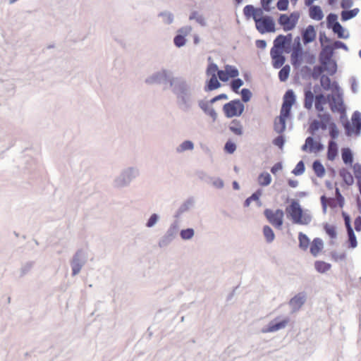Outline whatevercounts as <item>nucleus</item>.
Here are the masks:
<instances>
[{"label": "nucleus", "instance_id": "nucleus-1", "mask_svg": "<svg viewBox=\"0 0 361 361\" xmlns=\"http://www.w3.org/2000/svg\"><path fill=\"white\" fill-rule=\"evenodd\" d=\"M171 91L176 97L178 108L184 113L192 111L200 93V87L184 77L172 81Z\"/></svg>", "mask_w": 361, "mask_h": 361}, {"label": "nucleus", "instance_id": "nucleus-2", "mask_svg": "<svg viewBox=\"0 0 361 361\" xmlns=\"http://www.w3.org/2000/svg\"><path fill=\"white\" fill-rule=\"evenodd\" d=\"M139 176L140 170L137 166L125 167L112 180V187L116 190L128 188Z\"/></svg>", "mask_w": 361, "mask_h": 361}, {"label": "nucleus", "instance_id": "nucleus-3", "mask_svg": "<svg viewBox=\"0 0 361 361\" xmlns=\"http://www.w3.org/2000/svg\"><path fill=\"white\" fill-rule=\"evenodd\" d=\"M287 213L291 216L293 223L308 225L312 221V215L309 211H303L297 200H293L286 208Z\"/></svg>", "mask_w": 361, "mask_h": 361}, {"label": "nucleus", "instance_id": "nucleus-4", "mask_svg": "<svg viewBox=\"0 0 361 361\" xmlns=\"http://www.w3.org/2000/svg\"><path fill=\"white\" fill-rule=\"evenodd\" d=\"M178 79V77H174L171 71L166 68H162L156 71L147 77L145 82L147 85H167L169 84L171 87V82L173 80Z\"/></svg>", "mask_w": 361, "mask_h": 361}, {"label": "nucleus", "instance_id": "nucleus-5", "mask_svg": "<svg viewBox=\"0 0 361 361\" xmlns=\"http://www.w3.org/2000/svg\"><path fill=\"white\" fill-rule=\"evenodd\" d=\"M334 51V49L331 44L323 45L319 55L320 63L326 66V71L331 75H334L337 70L336 63L332 60Z\"/></svg>", "mask_w": 361, "mask_h": 361}, {"label": "nucleus", "instance_id": "nucleus-6", "mask_svg": "<svg viewBox=\"0 0 361 361\" xmlns=\"http://www.w3.org/2000/svg\"><path fill=\"white\" fill-rule=\"evenodd\" d=\"M245 106L239 99L232 100L223 106V111L227 118L240 116L244 111Z\"/></svg>", "mask_w": 361, "mask_h": 361}, {"label": "nucleus", "instance_id": "nucleus-7", "mask_svg": "<svg viewBox=\"0 0 361 361\" xmlns=\"http://www.w3.org/2000/svg\"><path fill=\"white\" fill-rule=\"evenodd\" d=\"M87 262V256L82 250H78L73 256L71 260L72 276L78 275Z\"/></svg>", "mask_w": 361, "mask_h": 361}, {"label": "nucleus", "instance_id": "nucleus-8", "mask_svg": "<svg viewBox=\"0 0 361 361\" xmlns=\"http://www.w3.org/2000/svg\"><path fill=\"white\" fill-rule=\"evenodd\" d=\"M257 30L261 33L275 32V23L271 16H265L255 18Z\"/></svg>", "mask_w": 361, "mask_h": 361}, {"label": "nucleus", "instance_id": "nucleus-9", "mask_svg": "<svg viewBox=\"0 0 361 361\" xmlns=\"http://www.w3.org/2000/svg\"><path fill=\"white\" fill-rule=\"evenodd\" d=\"M264 214L270 224L276 228H281L283 222L284 214L283 210L278 209L276 211H273L267 209L264 210Z\"/></svg>", "mask_w": 361, "mask_h": 361}, {"label": "nucleus", "instance_id": "nucleus-10", "mask_svg": "<svg viewBox=\"0 0 361 361\" xmlns=\"http://www.w3.org/2000/svg\"><path fill=\"white\" fill-rule=\"evenodd\" d=\"M290 322L288 317H286L283 319L276 317L271 320L266 327L262 329V332L264 334L276 332L281 329H285Z\"/></svg>", "mask_w": 361, "mask_h": 361}, {"label": "nucleus", "instance_id": "nucleus-11", "mask_svg": "<svg viewBox=\"0 0 361 361\" xmlns=\"http://www.w3.org/2000/svg\"><path fill=\"white\" fill-rule=\"evenodd\" d=\"M303 49L301 45L300 39L297 37L294 39L293 51L291 53V63L293 66L297 67L301 64Z\"/></svg>", "mask_w": 361, "mask_h": 361}, {"label": "nucleus", "instance_id": "nucleus-12", "mask_svg": "<svg viewBox=\"0 0 361 361\" xmlns=\"http://www.w3.org/2000/svg\"><path fill=\"white\" fill-rule=\"evenodd\" d=\"M198 106L200 109L210 118H212L213 121H215L217 119L218 114L216 112L215 109L212 106L213 104L210 103L209 101H205L204 99H198L197 100Z\"/></svg>", "mask_w": 361, "mask_h": 361}, {"label": "nucleus", "instance_id": "nucleus-13", "mask_svg": "<svg viewBox=\"0 0 361 361\" xmlns=\"http://www.w3.org/2000/svg\"><path fill=\"white\" fill-rule=\"evenodd\" d=\"M195 201L192 198H189L183 202L175 212L173 218L181 221V216L183 214L188 212L194 205Z\"/></svg>", "mask_w": 361, "mask_h": 361}, {"label": "nucleus", "instance_id": "nucleus-14", "mask_svg": "<svg viewBox=\"0 0 361 361\" xmlns=\"http://www.w3.org/2000/svg\"><path fill=\"white\" fill-rule=\"evenodd\" d=\"M286 45H288L286 37L283 35H279L274 40V46L271 50L288 53V50L286 49Z\"/></svg>", "mask_w": 361, "mask_h": 361}, {"label": "nucleus", "instance_id": "nucleus-15", "mask_svg": "<svg viewBox=\"0 0 361 361\" xmlns=\"http://www.w3.org/2000/svg\"><path fill=\"white\" fill-rule=\"evenodd\" d=\"M317 33L314 27L312 25H308L302 32V42L305 44H307L309 43L312 42L315 39Z\"/></svg>", "mask_w": 361, "mask_h": 361}, {"label": "nucleus", "instance_id": "nucleus-16", "mask_svg": "<svg viewBox=\"0 0 361 361\" xmlns=\"http://www.w3.org/2000/svg\"><path fill=\"white\" fill-rule=\"evenodd\" d=\"M283 51H270V55L272 59V65L274 68H280L286 61V58L283 55Z\"/></svg>", "mask_w": 361, "mask_h": 361}, {"label": "nucleus", "instance_id": "nucleus-17", "mask_svg": "<svg viewBox=\"0 0 361 361\" xmlns=\"http://www.w3.org/2000/svg\"><path fill=\"white\" fill-rule=\"evenodd\" d=\"M306 296L304 293H298L295 295L289 302V305L291 306L293 312L298 311L305 302Z\"/></svg>", "mask_w": 361, "mask_h": 361}, {"label": "nucleus", "instance_id": "nucleus-18", "mask_svg": "<svg viewBox=\"0 0 361 361\" xmlns=\"http://www.w3.org/2000/svg\"><path fill=\"white\" fill-rule=\"evenodd\" d=\"M243 13L247 18L252 17L255 21V18L262 16L263 11L261 8H255L252 5H247L243 8Z\"/></svg>", "mask_w": 361, "mask_h": 361}, {"label": "nucleus", "instance_id": "nucleus-19", "mask_svg": "<svg viewBox=\"0 0 361 361\" xmlns=\"http://www.w3.org/2000/svg\"><path fill=\"white\" fill-rule=\"evenodd\" d=\"M278 23L283 27L284 31H290L295 28L294 25L290 21V17L286 14H280Z\"/></svg>", "mask_w": 361, "mask_h": 361}, {"label": "nucleus", "instance_id": "nucleus-20", "mask_svg": "<svg viewBox=\"0 0 361 361\" xmlns=\"http://www.w3.org/2000/svg\"><path fill=\"white\" fill-rule=\"evenodd\" d=\"M310 17L315 20H321L324 18V13L320 6L313 5L310 7L309 10Z\"/></svg>", "mask_w": 361, "mask_h": 361}, {"label": "nucleus", "instance_id": "nucleus-21", "mask_svg": "<svg viewBox=\"0 0 361 361\" xmlns=\"http://www.w3.org/2000/svg\"><path fill=\"white\" fill-rule=\"evenodd\" d=\"M180 224L181 221H178L173 219V220L170 223L166 231L176 238L178 233L180 232Z\"/></svg>", "mask_w": 361, "mask_h": 361}, {"label": "nucleus", "instance_id": "nucleus-22", "mask_svg": "<svg viewBox=\"0 0 361 361\" xmlns=\"http://www.w3.org/2000/svg\"><path fill=\"white\" fill-rule=\"evenodd\" d=\"M338 155V145L334 140H330L328 144L327 159L330 161L335 159Z\"/></svg>", "mask_w": 361, "mask_h": 361}, {"label": "nucleus", "instance_id": "nucleus-23", "mask_svg": "<svg viewBox=\"0 0 361 361\" xmlns=\"http://www.w3.org/2000/svg\"><path fill=\"white\" fill-rule=\"evenodd\" d=\"M176 238L166 231L159 239L158 245L160 248L167 247Z\"/></svg>", "mask_w": 361, "mask_h": 361}, {"label": "nucleus", "instance_id": "nucleus-24", "mask_svg": "<svg viewBox=\"0 0 361 361\" xmlns=\"http://www.w3.org/2000/svg\"><path fill=\"white\" fill-rule=\"evenodd\" d=\"M195 148V145L191 140H184L176 148V152L178 154H181L187 151H192Z\"/></svg>", "mask_w": 361, "mask_h": 361}, {"label": "nucleus", "instance_id": "nucleus-25", "mask_svg": "<svg viewBox=\"0 0 361 361\" xmlns=\"http://www.w3.org/2000/svg\"><path fill=\"white\" fill-rule=\"evenodd\" d=\"M323 248V241L322 239L319 238H316L313 240L310 245V252L311 254L316 257L319 252Z\"/></svg>", "mask_w": 361, "mask_h": 361}, {"label": "nucleus", "instance_id": "nucleus-26", "mask_svg": "<svg viewBox=\"0 0 361 361\" xmlns=\"http://www.w3.org/2000/svg\"><path fill=\"white\" fill-rule=\"evenodd\" d=\"M353 128L356 134H360L361 130V113L355 111L352 116Z\"/></svg>", "mask_w": 361, "mask_h": 361}, {"label": "nucleus", "instance_id": "nucleus-27", "mask_svg": "<svg viewBox=\"0 0 361 361\" xmlns=\"http://www.w3.org/2000/svg\"><path fill=\"white\" fill-rule=\"evenodd\" d=\"M314 100H315V96L311 90H305L304 107L307 110L311 109Z\"/></svg>", "mask_w": 361, "mask_h": 361}, {"label": "nucleus", "instance_id": "nucleus-28", "mask_svg": "<svg viewBox=\"0 0 361 361\" xmlns=\"http://www.w3.org/2000/svg\"><path fill=\"white\" fill-rule=\"evenodd\" d=\"M343 106V103L341 99H336L334 97H332V101L330 103V106L331 110L333 112H344L345 109Z\"/></svg>", "mask_w": 361, "mask_h": 361}, {"label": "nucleus", "instance_id": "nucleus-29", "mask_svg": "<svg viewBox=\"0 0 361 361\" xmlns=\"http://www.w3.org/2000/svg\"><path fill=\"white\" fill-rule=\"evenodd\" d=\"M229 130L236 135H242L243 133L241 122L237 119H233L231 122Z\"/></svg>", "mask_w": 361, "mask_h": 361}, {"label": "nucleus", "instance_id": "nucleus-30", "mask_svg": "<svg viewBox=\"0 0 361 361\" xmlns=\"http://www.w3.org/2000/svg\"><path fill=\"white\" fill-rule=\"evenodd\" d=\"M331 30L340 39H348L350 37L349 32L348 31L345 32L340 23L334 26Z\"/></svg>", "mask_w": 361, "mask_h": 361}, {"label": "nucleus", "instance_id": "nucleus-31", "mask_svg": "<svg viewBox=\"0 0 361 361\" xmlns=\"http://www.w3.org/2000/svg\"><path fill=\"white\" fill-rule=\"evenodd\" d=\"M221 87V83L217 79V76L211 77L209 80L207 81V84L204 87L206 92L213 91Z\"/></svg>", "mask_w": 361, "mask_h": 361}, {"label": "nucleus", "instance_id": "nucleus-32", "mask_svg": "<svg viewBox=\"0 0 361 361\" xmlns=\"http://www.w3.org/2000/svg\"><path fill=\"white\" fill-rule=\"evenodd\" d=\"M327 103V99L323 94H319L315 96V109L318 112L324 111V105Z\"/></svg>", "mask_w": 361, "mask_h": 361}, {"label": "nucleus", "instance_id": "nucleus-33", "mask_svg": "<svg viewBox=\"0 0 361 361\" xmlns=\"http://www.w3.org/2000/svg\"><path fill=\"white\" fill-rule=\"evenodd\" d=\"M344 183L348 185H351L354 183V178L351 173L346 169H342L339 171Z\"/></svg>", "mask_w": 361, "mask_h": 361}, {"label": "nucleus", "instance_id": "nucleus-34", "mask_svg": "<svg viewBox=\"0 0 361 361\" xmlns=\"http://www.w3.org/2000/svg\"><path fill=\"white\" fill-rule=\"evenodd\" d=\"M158 17L161 18L163 23L166 25H171L174 20L173 14L168 11L160 12L158 14Z\"/></svg>", "mask_w": 361, "mask_h": 361}, {"label": "nucleus", "instance_id": "nucleus-35", "mask_svg": "<svg viewBox=\"0 0 361 361\" xmlns=\"http://www.w3.org/2000/svg\"><path fill=\"white\" fill-rule=\"evenodd\" d=\"M359 13L358 8H354L352 10H343L341 11V17L342 21H347L350 19L353 18L355 17L357 13Z\"/></svg>", "mask_w": 361, "mask_h": 361}, {"label": "nucleus", "instance_id": "nucleus-36", "mask_svg": "<svg viewBox=\"0 0 361 361\" xmlns=\"http://www.w3.org/2000/svg\"><path fill=\"white\" fill-rule=\"evenodd\" d=\"M341 157L343 161L345 164H352L353 161V154L350 148H343L341 150Z\"/></svg>", "mask_w": 361, "mask_h": 361}, {"label": "nucleus", "instance_id": "nucleus-37", "mask_svg": "<svg viewBox=\"0 0 361 361\" xmlns=\"http://www.w3.org/2000/svg\"><path fill=\"white\" fill-rule=\"evenodd\" d=\"M179 234L183 240H190L192 239L195 235V230L192 228L181 229Z\"/></svg>", "mask_w": 361, "mask_h": 361}, {"label": "nucleus", "instance_id": "nucleus-38", "mask_svg": "<svg viewBox=\"0 0 361 361\" xmlns=\"http://www.w3.org/2000/svg\"><path fill=\"white\" fill-rule=\"evenodd\" d=\"M312 169L318 177L322 178L324 176L325 169L320 161L315 160L312 164Z\"/></svg>", "mask_w": 361, "mask_h": 361}, {"label": "nucleus", "instance_id": "nucleus-39", "mask_svg": "<svg viewBox=\"0 0 361 361\" xmlns=\"http://www.w3.org/2000/svg\"><path fill=\"white\" fill-rule=\"evenodd\" d=\"M331 266L330 264L326 263L324 261H316L314 263L315 269L322 274L328 271L331 269Z\"/></svg>", "mask_w": 361, "mask_h": 361}, {"label": "nucleus", "instance_id": "nucleus-40", "mask_svg": "<svg viewBox=\"0 0 361 361\" xmlns=\"http://www.w3.org/2000/svg\"><path fill=\"white\" fill-rule=\"evenodd\" d=\"M271 182V176L267 172H263L258 176V183L262 186H267Z\"/></svg>", "mask_w": 361, "mask_h": 361}, {"label": "nucleus", "instance_id": "nucleus-41", "mask_svg": "<svg viewBox=\"0 0 361 361\" xmlns=\"http://www.w3.org/2000/svg\"><path fill=\"white\" fill-rule=\"evenodd\" d=\"M263 234L267 243H271L274 240L275 234L270 226H264L263 227Z\"/></svg>", "mask_w": 361, "mask_h": 361}, {"label": "nucleus", "instance_id": "nucleus-42", "mask_svg": "<svg viewBox=\"0 0 361 361\" xmlns=\"http://www.w3.org/2000/svg\"><path fill=\"white\" fill-rule=\"evenodd\" d=\"M295 101V95L294 92L292 90H288L283 97V104H286V105L292 106Z\"/></svg>", "mask_w": 361, "mask_h": 361}, {"label": "nucleus", "instance_id": "nucleus-43", "mask_svg": "<svg viewBox=\"0 0 361 361\" xmlns=\"http://www.w3.org/2000/svg\"><path fill=\"white\" fill-rule=\"evenodd\" d=\"M286 119L282 117H279V121L274 123V130L277 133H282L286 128Z\"/></svg>", "mask_w": 361, "mask_h": 361}, {"label": "nucleus", "instance_id": "nucleus-44", "mask_svg": "<svg viewBox=\"0 0 361 361\" xmlns=\"http://www.w3.org/2000/svg\"><path fill=\"white\" fill-rule=\"evenodd\" d=\"M290 67L289 65H286L281 68L279 72V78L281 82H285L289 76Z\"/></svg>", "mask_w": 361, "mask_h": 361}, {"label": "nucleus", "instance_id": "nucleus-45", "mask_svg": "<svg viewBox=\"0 0 361 361\" xmlns=\"http://www.w3.org/2000/svg\"><path fill=\"white\" fill-rule=\"evenodd\" d=\"M298 239L300 247L304 250H307L310 244V239L305 234L300 233Z\"/></svg>", "mask_w": 361, "mask_h": 361}, {"label": "nucleus", "instance_id": "nucleus-46", "mask_svg": "<svg viewBox=\"0 0 361 361\" xmlns=\"http://www.w3.org/2000/svg\"><path fill=\"white\" fill-rule=\"evenodd\" d=\"M326 71V66H315L313 68L312 73V77L314 80H317L319 78H321L323 72Z\"/></svg>", "mask_w": 361, "mask_h": 361}, {"label": "nucleus", "instance_id": "nucleus-47", "mask_svg": "<svg viewBox=\"0 0 361 361\" xmlns=\"http://www.w3.org/2000/svg\"><path fill=\"white\" fill-rule=\"evenodd\" d=\"M313 145H314V138L309 136L306 138L305 144L302 146V150L305 152L309 150L310 152H313Z\"/></svg>", "mask_w": 361, "mask_h": 361}, {"label": "nucleus", "instance_id": "nucleus-48", "mask_svg": "<svg viewBox=\"0 0 361 361\" xmlns=\"http://www.w3.org/2000/svg\"><path fill=\"white\" fill-rule=\"evenodd\" d=\"M339 23L338 21V16L335 13H329L326 17L327 27L331 29L336 24Z\"/></svg>", "mask_w": 361, "mask_h": 361}, {"label": "nucleus", "instance_id": "nucleus-49", "mask_svg": "<svg viewBox=\"0 0 361 361\" xmlns=\"http://www.w3.org/2000/svg\"><path fill=\"white\" fill-rule=\"evenodd\" d=\"M160 220V216L156 213L151 214L149 218L147 219L145 226L147 228L154 227Z\"/></svg>", "mask_w": 361, "mask_h": 361}, {"label": "nucleus", "instance_id": "nucleus-50", "mask_svg": "<svg viewBox=\"0 0 361 361\" xmlns=\"http://www.w3.org/2000/svg\"><path fill=\"white\" fill-rule=\"evenodd\" d=\"M32 267H33V262H27L23 264L19 270L20 277H23L26 274H27L30 271V270L32 269Z\"/></svg>", "mask_w": 361, "mask_h": 361}, {"label": "nucleus", "instance_id": "nucleus-51", "mask_svg": "<svg viewBox=\"0 0 361 361\" xmlns=\"http://www.w3.org/2000/svg\"><path fill=\"white\" fill-rule=\"evenodd\" d=\"M209 183L217 189H222L224 187V180L218 177L211 176Z\"/></svg>", "mask_w": 361, "mask_h": 361}, {"label": "nucleus", "instance_id": "nucleus-52", "mask_svg": "<svg viewBox=\"0 0 361 361\" xmlns=\"http://www.w3.org/2000/svg\"><path fill=\"white\" fill-rule=\"evenodd\" d=\"M347 233L348 236L349 246L352 248L356 247L357 243L353 229L350 228V230H347Z\"/></svg>", "mask_w": 361, "mask_h": 361}, {"label": "nucleus", "instance_id": "nucleus-53", "mask_svg": "<svg viewBox=\"0 0 361 361\" xmlns=\"http://www.w3.org/2000/svg\"><path fill=\"white\" fill-rule=\"evenodd\" d=\"M219 71V70L216 63H210L207 68L206 74L208 76H211V77L217 76Z\"/></svg>", "mask_w": 361, "mask_h": 361}, {"label": "nucleus", "instance_id": "nucleus-54", "mask_svg": "<svg viewBox=\"0 0 361 361\" xmlns=\"http://www.w3.org/2000/svg\"><path fill=\"white\" fill-rule=\"evenodd\" d=\"M189 18H190V20H192V19L195 20L197 21V23H198L201 25L204 26L206 25L205 19L203 17V16L199 14L197 11L192 12L191 13V15L190 16Z\"/></svg>", "mask_w": 361, "mask_h": 361}, {"label": "nucleus", "instance_id": "nucleus-55", "mask_svg": "<svg viewBox=\"0 0 361 361\" xmlns=\"http://www.w3.org/2000/svg\"><path fill=\"white\" fill-rule=\"evenodd\" d=\"M243 85V81L240 78L233 79L231 82V88L235 93H238L239 88Z\"/></svg>", "mask_w": 361, "mask_h": 361}, {"label": "nucleus", "instance_id": "nucleus-56", "mask_svg": "<svg viewBox=\"0 0 361 361\" xmlns=\"http://www.w3.org/2000/svg\"><path fill=\"white\" fill-rule=\"evenodd\" d=\"M225 70L226 71L229 78H234L239 75L238 70L235 66L226 65L225 66Z\"/></svg>", "mask_w": 361, "mask_h": 361}, {"label": "nucleus", "instance_id": "nucleus-57", "mask_svg": "<svg viewBox=\"0 0 361 361\" xmlns=\"http://www.w3.org/2000/svg\"><path fill=\"white\" fill-rule=\"evenodd\" d=\"M320 83L322 87L326 90H329L331 87V79L329 76L322 75L320 78Z\"/></svg>", "mask_w": 361, "mask_h": 361}, {"label": "nucleus", "instance_id": "nucleus-58", "mask_svg": "<svg viewBox=\"0 0 361 361\" xmlns=\"http://www.w3.org/2000/svg\"><path fill=\"white\" fill-rule=\"evenodd\" d=\"M173 42L177 47H181L185 44L186 39L183 35L178 34L175 36Z\"/></svg>", "mask_w": 361, "mask_h": 361}, {"label": "nucleus", "instance_id": "nucleus-59", "mask_svg": "<svg viewBox=\"0 0 361 361\" xmlns=\"http://www.w3.org/2000/svg\"><path fill=\"white\" fill-rule=\"evenodd\" d=\"M305 164L302 161H300L295 168L293 171V173H294L295 176H300L302 175L305 172Z\"/></svg>", "mask_w": 361, "mask_h": 361}, {"label": "nucleus", "instance_id": "nucleus-60", "mask_svg": "<svg viewBox=\"0 0 361 361\" xmlns=\"http://www.w3.org/2000/svg\"><path fill=\"white\" fill-rule=\"evenodd\" d=\"M242 101L243 102H247L250 100L252 97V92L249 89L243 88L240 91Z\"/></svg>", "mask_w": 361, "mask_h": 361}, {"label": "nucleus", "instance_id": "nucleus-61", "mask_svg": "<svg viewBox=\"0 0 361 361\" xmlns=\"http://www.w3.org/2000/svg\"><path fill=\"white\" fill-rule=\"evenodd\" d=\"M291 106L286 105V104H283L281 111H280V117L287 118L290 113Z\"/></svg>", "mask_w": 361, "mask_h": 361}, {"label": "nucleus", "instance_id": "nucleus-62", "mask_svg": "<svg viewBox=\"0 0 361 361\" xmlns=\"http://www.w3.org/2000/svg\"><path fill=\"white\" fill-rule=\"evenodd\" d=\"M321 123L320 121L317 120H314L310 125L308 128V132L312 135H314L315 132L320 128Z\"/></svg>", "mask_w": 361, "mask_h": 361}, {"label": "nucleus", "instance_id": "nucleus-63", "mask_svg": "<svg viewBox=\"0 0 361 361\" xmlns=\"http://www.w3.org/2000/svg\"><path fill=\"white\" fill-rule=\"evenodd\" d=\"M195 175L200 180H202L207 183H209V181L211 178V176L204 171H197L195 173Z\"/></svg>", "mask_w": 361, "mask_h": 361}, {"label": "nucleus", "instance_id": "nucleus-64", "mask_svg": "<svg viewBox=\"0 0 361 361\" xmlns=\"http://www.w3.org/2000/svg\"><path fill=\"white\" fill-rule=\"evenodd\" d=\"M339 135L338 129L334 123L329 125V135L332 139H336Z\"/></svg>", "mask_w": 361, "mask_h": 361}]
</instances>
